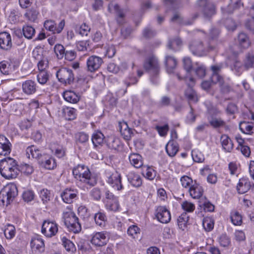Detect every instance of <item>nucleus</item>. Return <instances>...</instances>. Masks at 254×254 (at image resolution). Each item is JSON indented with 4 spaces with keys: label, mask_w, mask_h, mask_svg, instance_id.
Masks as SVG:
<instances>
[{
    "label": "nucleus",
    "mask_w": 254,
    "mask_h": 254,
    "mask_svg": "<svg viewBox=\"0 0 254 254\" xmlns=\"http://www.w3.org/2000/svg\"><path fill=\"white\" fill-rule=\"evenodd\" d=\"M19 173L17 163L14 159L7 157L0 161V173L3 177L7 179H14Z\"/></svg>",
    "instance_id": "f257e3e1"
},
{
    "label": "nucleus",
    "mask_w": 254,
    "mask_h": 254,
    "mask_svg": "<svg viewBox=\"0 0 254 254\" xmlns=\"http://www.w3.org/2000/svg\"><path fill=\"white\" fill-rule=\"evenodd\" d=\"M72 173L75 178L90 186L96 184L95 178L91 177L89 168L84 165H78L72 170Z\"/></svg>",
    "instance_id": "f03ea898"
},
{
    "label": "nucleus",
    "mask_w": 254,
    "mask_h": 254,
    "mask_svg": "<svg viewBox=\"0 0 254 254\" xmlns=\"http://www.w3.org/2000/svg\"><path fill=\"white\" fill-rule=\"evenodd\" d=\"M17 194L18 190L15 184L7 185L0 191V205H8L13 201Z\"/></svg>",
    "instance_id": "7ed1b4c3"
},
{
    "label": "nucleus",
    "mask_w": 254,
    "mask_h": 254,
    "mask_svg": "<svg viewBox=\"0 0 254 254\" xmlns=\"http://www.w3.org/2000/svg\"><path fill=\"white\" fill-rule=\"evenodd\" d=\"M64 224L69 231L75 233L79 232L81 230L78 218L73 212L67 213L64 216Z\"/></svg>",
    "instance_id": "20e7f679"
},
{
    "label": "nucleus",
    "mask_w": 254,
    "mask_h": 254,
    "mask_svg": "<svg viewBox=\"0 0 254 254\" xmlns=\"http://www.w3.org/2000/svg\"><path fill=\"white\" fill-rule=\"evenodd\" d=\"M59 80L64 84H71L73 82L74 75L72 71L66 68L60 69L56 73Z\"/></svg>",
    "instance_id": "39448f33"
},
{
    "label": "nucleus",
    "mask_w": 254,
    "mask_h": 254,
    "mask_svg": "<svg viewBox=\"0 0 254 254\" xmlns=\"http://www.w3.org/2000/svg\"><path fill=\"white\" fill-rule=\"evenodd\" d=\"M58 231V225L56 222L49 220H45L43 222L41 232L47 237H52L56 235Z\"/></svg>",
    "instance_id": "423d86ee"
},
{
    "label": "nucleus",
    "mask_w": 254,
    "mask_h": 254,
    "mask_svg": "<svg viewBox=\"0 0 254 254\" xmlns=\"http://www.w3.org/2000/svg\"><path fill=\"white\" fill-rule=\"evenodd\" d=\"M144 68L152 75L158 74L159 66L157 59L154 57L148 58L144 63Z\"/></svg>",
    "instance_id": "0eeeda50"
},
{
    "label": "nucleus",
    "mask_w": 254,
    "mask_h": 254,
    "mask_svg": "<svg viewBox=\"0 0 254 254\" xmlns=\"http://www.w3.org/2000/svg\"><path fill=\"white\" fill-rule=\"evenodd\" d=\"M109 239V235L107 232H97L93 236L91 242L95 246L102 247L107 244Z\"/></svg>",
    "instance_id": "6e6552de"
},
{
    "label": "nucleus",
    "mask_w": 254,
    "mask_h": 254,
    "mask_svg": "<svg viewBox=\"0 0 254 254\" xmlns=\"http://www.w3.org/2000/svg\"><path fill=\"white\" fill-rule=\"evenodd\" d=\"M46 154V153H43L42 150L34 145L28 146L26 149L27 157L30 158V156L31 155L32 157L35 159L38 163L42 162L43 159H44Z\"/></svg>",
    "instance_id": "1a4fd4ad"
},
{
    "label": "nucleus",
    "mask_w": 254,
    "mask_h": 254,
    "mask_svg": "<svg viewBox=\"0 0 254 254\" xmlns=\"http://www.w3.org/2000/svg\"><path fill=\"white\" fill-rule=\"evenodd\" d=\"M103 63L101 58L96 56H90L87 61V68L88 71L94 72L98 70Z\"/></svg>",
    "instance_id": "9d476101"
},
{
    "label": "nucleus",
    "mask_w": 254,
    "mask_h": 254,
    "mask_svg": "<svg viewBox=\"0 0 254 254\" xmlns=\"http://www.w3.org/2000/svg\"><path fill=\"white\" fill-rule=\"evenodd\" d=\"M156 217L162 223H168L171 220L170 211L164 206H159L157 208Z\"/></svg>",
    "instance_id": "9b49d317"
},
{
    "label": "nucleus",
    "mask_w": 254,
    "mask_h": 254,
    "mask_svg": "<svg viewBox=\"0 0 254 254\" xmlns=\"http://www.w3.org/2000/svg\"><path fill=\"white\" fill-rule=\"evenodd\" d=\"M189 48L194 55L202 56L205 54L203 44L200 41L194 40L192 41L189 45Z\"/></svg>",
    "instance_id": "f8f14e48"
},
{
    "label": "nucleus",
    "mask_w": 254,
    "mask_h": 254,
    "mask_svg": "<svg viewBox=\"0 0 254 254\" xmlns=\"http://www.w3.org/2000/svg\"><path fill=\"white\" fill-rule=\"evenodd\" d=\"M107 182L115 190H119L123 189L121 175L117 171H115L108 177Z\"/></svg>",
    "instance_id": "ddd939ff"
},
{
    "label": "nucleus",
    "mask_w": 254,
    "mask_h": 254,
    "mask_svg": "<svg viewBox=\"0 0 254 254\" xmlns=\"http://www.w3.org/2000/svg\"><path fill=\"white\" fill-rule=\"evenodd\" d=\"M37 83L32 80H27L22 84V90L27 95H32L37 91Z\"/></svg>",
    "instance_id": "4468645a"
},
{
    "label": "nucleus",
    "mask_w": 254,
    "mask_h": 254,
    "mask_svg": "<svg viewBox=\"0 0 254 254\" xmlns=\"http://www.w3.org/2000/svg\"><path fill=\"white\" fill-rule=\"evenodd\" d=\"M0 47L4 50H9L12 47L10 35L7 32L0 33Z\"/></svg>",
    "instance_id": "2eb2a0df"
},
{
    "label": "nucleus",
    "mask_w": 254,
    "mask_h": 254,
    "mask_svg": "<svg viewBox=\"0 0 254 254\" xmlns=\"http://www.w3.org/2000/svg\"><path fill=\"white\" fill-rule=\"evenodd\" d=\"M11 143L3 135H0V155L6 156L10 152Z\"/></svg>",
    "instance_id": "dca6fc26"
},
{
    "label": "nucleus",
    "mask_w": 254,
    "mask_h": 254,
    "mask_svg": "<svg viewBox=\"0 0 254 254\" xmlns=\"http://www.w3.org/2000/svg\"><path fill=\"white\" fill-rule=\"evenodd\" d=\"M188 191L192 198L197 199L202 196L203 190L201 186L195 182L193 185L188 190Z\"/></svg>",
    "instance_id": "f3484780"
},
{
    "label": "nucleus",
    "mask_w": 254,
    "mask_h": 254,
    "mask_svg": "<svg viewBox=\"0 0 254 254\" xmlns=\"http://www.w3.org/2000/svg\"><path fill=\"white\" fill-rule=\"evenodd\" d=\"M31 248L33 251L37 252H43L45 250V245L43 240L39 237L33 238L30 242Z\"/></svg>",
    "instance_id": "a211bd4d"
},
{
    "label": "nucleus",
    "mask_w": 254,
    "mask_h": 254,
    "mask_svg": "<svg viewBox=\"0 0 254 254\" xmlns=\"http://www.w3.org/2000/svg\"><path fill=\"white\" fill-rule=\"evenodd\" d=\"M177 61L173 57L166 56L165 58V64L167 72L169 73H174L177 66Z\"/></svg>",
    "instance_id": "6ab92c4d"
},
{
    "label": "nucleus",
    "mask_w": 254,
    "mask_h": 254,
    "mask_svg": "<svg viewBox=\"0 0 254 254\" xmlns=\"http://www.w3.org/2000/svg\"><path fill=\"white\" fill-rule=\"evenodd\" d=\"M242 5L243 4L241 2V0H230L229 4L226 7H222L221 10L223 14H231Z\"/></svg>",
    "instance_id": "aec40b11"
},
{
    "label": "nucleus",
    "mask_w": 254,
    "mask_h": 254,
    "mask_svg": "<svg viewBox=\"0 0 254 254\" xmlns=\"http://www.w3.org/2000/svg\"><path fill=\"white\" fill-rule=\"evenodd\" d=\"M77 196V191L71 189H65L61 194V197L64 202L71 203L73 199Z\"/></svg>",
    "instance_id": "412c9836"
},
{
    "label": "nucleus",
    "mask_w": 254,
    "mask_h": 254,
    "mask_svg": "<svg viewBox=\"0 0 254 254\" xmlns=\"http://www.w3.org/2000/svg\"><path fill=\"white\" fill-rule=\"evenodd\" d=\"M119 126L120 132L124 138L126 140H130L133 133L131 129L128 127L127 124L125 122L120 123Z\"/></svg>",
    "instance_id": "4be33fe9"
},
{
    "label": "nucleus",
    "mask_w": 254,
    "mask_h": 254,
    "mask_svg": "<svg viewBox=\"0 0 254 254\" xmlns=\"http://www.w3.org/2000/svg\"><path fill=\"white\" fill-rule=\"evenodd\" d=\"M251 187V183L247 179L242 178L239 180L237 186V190L238 193L243 194L247 192L250 189Z\"/></svg>",
    "instance_id": "5701e85b"
},
{
    "label": "nucleus",
    "mask_w": 254,
    "mask_h": 254,
    "mask_svg": "<svg viewBox=\"0 0 254 254\" xmlns=\"http://www.w3.org/2000/svg\"><path fill=\"white\" fill-rule=\"evenodd\" d=\"M113 7L117 15V21L120 24H123L124 23V18L125 13L122 9H120L119 6L117 4L111 3L109 4L108 10L111 12V9Z\"/></svg>",
    "instance_id": "b1692460"
},
{
    "label": "nucleus",
    "mask_w": 254,
    "mask_h": 254,
    "mask_svg": "<svg viewBox=\"0 0 254 254\" xmlns=\"http://www.w3.org/2000/svg\"><path fill=\"white\" fill-rule=\"evenodd\" d=\"M202 11L205 17L209 18L215 13L216 7L213 3L210 2L203 6Z\"/></svg>",
    "instance_id": "393cba45"
},
{
    "label": "nucleus",
    "mask_w": 254,
    "mask_h": 254,
    "mask_svg": "<svg viewBox=\"0 0 254 254\" xmlns=\"http://www.w3.org/2000/svg\"><path fill=\"white\" fill-rule=\"evenodd\" d=\"M129 182L134 187H139L142 184V180L140 176L133 172H129L127 175Z\"/></svg>",
    "instance_id": "a878e982"
},
{
    "label": "nucleus",
    "mask_w": 254,
    "mask_h": 254,
    "mask_svg": "<svg viewBox=\"0 0 254 254\" xmlns=\"http://www.w3.org/2000/svg\"><path fill=\"white\" fill-rule=\"evenodd\" d=\"M42 167H44L47 169H53L56 166V164L55 160L50 157L47 154H46L43 159L42 162L39 163Z\"/></svg>",
    "instance_id": "bb28decb"
},
{
    "label": "nucleus",
    "mask_w": 254,
    "mask_h": 254,
    "mask_svg": "<svg viewBox=\"0 0 254 254\" xmlns=\"http://www.w3.org/2000/svg\"><path fill=\"white\" fill-rule=\"evenodd\" d=\"M166 150L169 156L174 157L179 150V145L174 141H170L166 146Z\"/></svg>",
    "instance_id": "cd10ccee"
},
{
    "label": "nucleus",
    "mask_w": 254,
    "mask_h": 254,
    "mask_svg": "<svg viewBox=\"0 0 254 254\" xmlns=\"http://www.w3.org/2000/svg\"><path fill=\"white\" fill-rule=\"evenodd\" d=\"M129 160L131 164L136 168H140L143 165L142 157L138 154H131L129 156Z\"/></svg>",
    "instance_id": "c85d7f7f"
},
{
    "label": "nucleus",
    "mask_w": 254,
    "mask_h": 254,
    "mask_svg": "<svg viewBox=\"0 0 254 254\" xmlns=\"http://www.w3.org/2000/svg\"><path fill=\"white\" fill-rule=\"evenodd\" d=\"M64 99L71 103H76L79 100V96L72 91H66L63 94Z\"/></svg>",
    "instance_id": "c756f323"
},
{
    "label": "nucleus",
    "mask_w": 254,
    "mask_h": 254,
    "mask_svg": "<svg viewBox=\"0 0 254 254\" xmlns=\"http://www.w3.org/2000/svg\"><path fill=\"white\" fill-rule=\"evenodd\" d=\"M221 144L223 149L227 152H231L233 148V144L231 139L225 134L221 136Z\"/></svg>",
    "instance_id": "7c9ffc66"
},
{
    "label": "nucleus",
    "mask_w": 254,
    "mask_h": 254,
    "mask_svg": "<svg viewBox=\"0 0 254 254\" xmlns=\"http://www.w3.org/2000/svg\"><path fill=\"white\" fill-rule=\"evenodd\" d=\"M221 68V65H212L211 67V69L213 72L211 80V81L215 84L217 83L218 81H221V79L222 77L219 74V72L220 71Z\"/></svg>",
    "instance_id": "2f4dec72"
},
{
    "label": "nucleus",
    "mask_w": 254,
    "mask_h": 254,
    "mask_svg": "<svg viewBox=\"0 0 254 254\" xmlns=\"http://www.w3.org/2000/svg\"><path fill=\"white\" fill-rule=\"evenodd\" d=\"M107 145L110 149L115 150H119L122 148L120 139L114 137H111L108 139Z\"/></svg>",
    "instance_id": "473e14b6"
},
{
    "label": "nucleus",
    "mask_w": 254,
    "mask_h": 254,
    "mask_svg": "<svg viewBox=\"0 0 254 254\" xmlns=\"http://www.w3.org/2000/svg\"><path fill=\"white\" fill-rule=\"evenodd\" d=\"M254 126L247 122H241L239 124V129L244 133L252 134Z\"/></svg>",
    "instance_id": "72a5a7b5"
},
{
    "label": "nucleus",
    "mask_w": 254,
    "mask_h": 254,
    "mask_svg": "<svg viewBox=\"0 0 254 254\" xmlns=\"http://www.w3.org/2000/svg\"><path fill=\"white\" fill-rule=\"evenodd\" d=\"M244 67L246 69L254 68V55L249 53L246 54L243 61Z\"/></svg>",
    "instance_id": "f704fd0d"
},
{
    "label": "nucleus",
    "mask_w": 254,
    "mask_h": 254,
    "mask_svg": "<svg viewBox=\"0 0 254 254\" xmlns=\"http://www.w3.org/2000/svg\"><path fill=\"white\" fill-rule=\"evenodd\" d=\"M104 135L100 131L94 132L92 137V141L95 147L101 145L104 142Z\"/></svg>",
    "instance_id": "c9c22d12"
},
{
    "label": "nucleus",
    "mask_w": 254,
    "mask_h": 254,
    "mask_svg": "<svg viewBox=\"0 0 254 254\" xmlns=\"http://www.w3.org/2000/svg\"><path fill=\"white\" fill-rule=\"evenodd\" d=\"M193 69L199 78L204 77L206 74V69L205 67L198 63H196L193 65Z\"/></svg>",
    "instance_id": "e433bc0d"
},
{
    "label": "nucleus",
    "mask_w": 254,
    "mask_h": 254,
    "mask_svg": "<svg viewBox=\"0 0 254 254\" xmlns=\"http://www.w3.org/2000/svg\"><path fill=\"white\" fill-rule=\"evenodd\" d=\"M182 45V41L179 38H175L169 41L167 47L173 50H178Z\"/></svg>",
    "instance_id": "4c0bfd02"
},
{
    "label": "nucleus",
    "mask_w": 254,
    "mask_h": 254,
    "mask_svg": "<svg viewBox=\"0 0 254 254\" xmlns=\"http://www.w3.org/2000/svg\"><path fill=\"white\" fill-rule=\"evenodd\" d=\"M189 219L188 214L183 213L178 218V225L180 229L184 230L187 227V222Z\"/></svg>",
    "instance_id": "58836bf2"
},
{
    "label": "nucleus",
    "mask_w": 254,
    "mask_h": 254,
    "mask_svg": "<svg viewBox=\"0 0 254 254\" xmlns=\"http://www.w3.org/2000/svg\"><path fill=\"white\" fill-rule=\"evenodd\" d=\"M171 21L183 25H190L193 22L192 20H184L179 13H176L171 18Z\"/></svg>",
    "instance_id": "ea45409f"
},
{
    "label": "nucleus",
    "mask_w": 254,
    "mask_h": 254,
    "mask_svg": "<svg viewBox=\"0 0 254 254\" xmlns=\"http://www.w3.org/2000/svg\"><path fill=\"white\" fill-rule=\"evenodd\" d=\"M23 34L24 37L28 39L32 38L35 33V29L29 25H25L22 28Z\"/></svg>",
    "instance_id": "a19ab883"
},
{
    "label": "nucleus",
    "mask_w": 254,
    "mask_h": 254,
    "mask_svg": "<svg viewBox=\"0 0 254 254\" xmlns=\"http://www.w3.org/2000/svg\"><path fill=\"white\" fill-rule=\"evenodd\" d=\"M63 245L67 252L73 253L75 251L76 249L74 244L69 240L66 239L65 237H63L62 239Z\"/></svg>",
    "instance_id": "79ce46f5"
},
{
    "label": "nucleus",
    "mask_w": 254,
    "mask_h": 254,
    "mask_svg": "<svg viewBox=\"0 0 254 254\" xmlns=\"http://www.w3.org/2000/svg\"><path fill=\"white\" fill-rule=\"evenodd\" d=\"M180 182L182 186L186 189L189 190L193 185L192 179L188 176H184L181 178Z\"/></svg>",
    "instance_id": "37998d69"
},
{
    "label": "nucleus",
    "mask_w": 254,
    "mask_h": 254,
    "mask_svg": "<svg viewBox=\"0 0 254 254\" xmlns=\"http://www.w3.org/2000/svg\"><path fill=\"white\" fill-rule=\"evenodd\" d=\"M63 112L66 119L73 120L75 118V110L74 108L66 107L63 109Z\"/></svg>",
    "instance_id": "c03bdc74"
},
{
    "label": "nucleus",
    "mask_w": 254,
    "mask_h": 254,
    "mask_svg": "<svg viewBox=\"0 0 254 254\" xmlns=\"http://www.w3.org/2000/svg\"><path fill=\"white\" fill-rule=\"evenodd\" d=\"M44 51L43 49L39 46L35 48L32 52L33 57L36 60H41L45 56L44 55Z\"/></svg>",
    "instance_id": "a18cd8bd"
},
{
    "label": "nucleus",
    "mask_w": 254,
    "mask_h": 254,
    "mask_svg": "<svg viewBox=\"0 0 254 254\" xmlns=\"http://www.w3.org/2000/svg\"><path fill=\"white\" fill-rule=\"evenodd\" d=\"M106 206L107 209L116 211L119 210V204L118 198L114 199L109 201H106Z\"/></svg>",
    "instance_id": "49530a36"
},
{
    "label": "nucleus",
    "mask_w": 254,
    "mask_h": 254,
    "mask_svg": "<svg viewBox=\"0 0 254 254\" xmlns=\"http://www.w3.org/2000/svg\"><path fill=\"white\" fill-rule=\"evenodd\" d=\"M185 96L190 101L196 102L197 97L195 92L191 88L189 87L185 91Z\"/></svg>",
    "instance_id": "de8ad7c7"
},
{
    "label": "nucleus",
    "mask_w": 254,
    "mask_h": 254,
    "mask_svg": "<svg viewBox=\"0 0 254 254\" xmlns=\"http://www.w3.org/2000/svg\"><path fill=\"white\" fill-rule=\"evenodd\" d=\"M202 225L204 229L206 231H210L214 227V221L211 217H205L202 222Z\"/></svg>",
    "instance_id": "09e8293b"
},
{
    "label": "nucleus",
    "mask_w": 254,
    "mask_h": 254,
    "mask_svg": "<svg viewBox=\"0 0 254 254\" xmlns=\"http://www.w3.org/2000/svg\"><path fill=\"white\" fill-rule=\"evenodd\" d=\"M140 229L136 225H133L130 226L127 229V234L132 238H138V235L140 233Z\"/></svg>",
    "instance_id": "8fccbe9b"
},
{
    "label": "nucleus",
    "mask_w": 254,
    "mask_h": 254,
    "mask_svg": "<svg viewBox=\"0 0 254 254\" xmlns=\"http://www.w3.org/2000/svg\"><path fill=\"white\" fill-rule=\"evenodd\" d=\"M49 79V75L46 70L40 71L37 75V80L41 84H45Z\"/></svg>",
    "instance_id": "3c124183"
},
{
    "label": "nucleus",
    "mask_w": 254,
    "mask_h": 254,
    "mask_svg": "<svg viewBox=\"0 0 254 254\" xmlns=\"http://www.w3.org/2000/svg\"><path fill=\"white\" fill-rule=\"evenodd\" d=\"M231 219L235 225H240L242 223V217L238 212H234L231 214Z\"/></svg>",
    "instance_id": "603ef678"
},
{
    "label": "nucleus",
    "mask_w": 254,
    "mask_h": 254,
    "mask_svg": "<svg viewBox=\"0 0 254 254\" xmlns=\"http://www.w3.org/2000/svg\"><path fill=\"white\" fill-rule=\"evenodd\" d=\"M238 41L244 48L249 46V41L247 35L244 33H240L238 35Z\"/></svg>",
    "instance_id": "864d4df0"
},
{
    "label": "nucleus",
    "mask_w": 254,
    "mask_h": 254,
    "mask_svg": "<svg viewBox=\"0 0 254 254\" xmlns=\"http://www.w3.org/2000/svg\"><path fill=\"white\" fill-rule=\"evenodd\" d=\"M4 234L7 239H10L12 238L15 235L14 227L12 225H7V228L4 231Z\"/></svg>",
    "instance_id": "5fc2aeb1"
},
{
    "label": "nucleus",
    "mask_w": 254,
    "mask_h": 254,
    "mask_svg": "<svg viewBox=\"0 0 254 254\" xmlns=\"http://www.w3.org/2000/svg\"><path fill=\"white\" fill-rule=\"evenodd\" d=\"M95 222L97 225L102 226L105 224V216L102 213H97L94 216Z\"/></svg>",
    "instance_id": "6e6d98bb"
},
{
    "label": "nucleus",
    "mask_w": 254,
    "mask_h": 254,
    "mask_svg": "<svg viewBox=\"0 0 254 254\" xmlns=\"http://www.w3.org/2000/svg\"><path fill=\"white\" fill-rule=\"evenodd\" d=\"M210 125L214 128L219 127L225 126V123L220 118H212L209 122Z\"/></svg>",
    "instance_id": "4d7b16f0"
},
{
    "label": "nucleus",
    "mask_w": 254,
    "mask_h": 254,
    "mask_svg": "<svg viewBox=\"0 0 254 254\" xmlns=\"http://www.w3.org/2000/svg\"><path fill=\"white\" fill-rule=\"evenodd\" d=\"M191 155L193 161L196 162L201 163L204 160V156L200 152L193 150Z\"/></svg>",
    "instance_id": "13d9d810"
},
{
    "label": "nucleus",
    "mask_w": 254,
    "mask_h": 254,
    "mask_svg": "<svg viewBox=\"0 0 254 254\" xmlns=\"http://www.w3.org/2000/svg\"><path fill=\"white\" fill-rule=\"evenodd\" d=\"M40 197L43 202L46 203L50 199V192L47 189H43L40 191Z\"/></svg>",
    "instance_id": "bf43d9fd"
},
{
    "label": "nucleus",
    "mask_w": 254,
    "mask_h": 254,
    "mask_svg": "<svg viewBox=\"0 0 254 254\" xmlns=\"http://www.w3.org/2000/svg\"><path fill=\"white\" fill-rule=\"evenodd\" d=\"M143 175H144L148 179L152 180L156 176V172L152 168L146 167L145 171H143Z\"/></svg>",
    "instance_id": "052dcab7"
},
{
    "label": "nucleus",
    "mask_w": 254,
    "mask_h": 254,
    "mask_svg": "<svg viewBox=\"0 0 254 254\" xmlns=\"http://www.w3.org/2000/svg\"><path fill=\"white\" fill-rule=\"evenodd\" d=\"M55 52L59 59H62L65 54V50L64 46L60 44L56 45L54 48Z\"/></svg>",
    "instance_id": "680f3d73"
},
{
    "label": "nucleus",
    "mask_w": 254,
    "mask_h": 254,
    "mask_svg": "<svg viewBox=\"0 0 254 254\" xmlns=\"http://www.w3.org/2000/svg\"><path fill=\"white\" fill-rule=\"evenodd\" d=\"M37 64L39 71L45 70L48 66L49 62L46 57H45L41 60H39Z\"/></svg>",
    "instance_id": "e2e57ef3"
},
{
    "label": "nucleus",
    "mask_w": 254,
    "mask_h": 254,
    "mask_svg": "<svg viewBox=\"0 0 254 254\" xmlns=\"http://www.w3.org/2000/svg\"><path fill=\"white\" fill-rule=\"evenodd\" d=\"M219 242L222 247H227L230 244V239L226 235L223 234L220 237Z\"/></svg>",
    "instance_id": "0e129e2a"
},
{
    "label": "nucleus",
    "mask_w": 254,
    "mask_h": 254,
    "mask_svg": "<svg viewBox=\"0 0 254 254\" xmlns=\"http://www.w3.org/2000/svg\"><path fill=\"white\" fill-rule=\"evenodd\" d=\"M182 208L186 211L191 212L195 209V205L191 202L185 201L182 203Z\"/></svg>",
    "instance_id": "69168bd1"
},
{
    "label": "nucleus",
    "mask_w": 254,
    "mask_h": 254,
    "mask_svg": "<svg viewBox=\"0 0 254 254\" xmlns=\"http://www.w3.org/2000/svg\"><path fill=\"white\" fill-rule=\"evenodd\" d=\"M231 68L237 74H240L242 72V64L239 61L235 60L231 66Z\"/></svg>",
    "instance_id": "338daca9"
},
{
    "label": "nucleus",
    "mask_w": 254,
    "mask_h": 254,
    "mask_svg": "<svg viewBox=\"0 0 254 254\" xmlns=\"http://www.w3.org/2000/svg\"><path fill=\"white\" fill-rule=\"evenodd\" d=\"M224 24L228 30L233 31L236 28V24L235 21L231 18L226 19L224 22Z\"/></svg>",
    "instance_id": "774afa93"
}]
</instances>
